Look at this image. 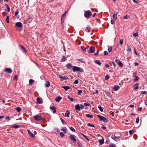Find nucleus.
<instances>
[{
	"label": "nucleus",
	"mask_w": 147,
	"mask_h": 147,
	"mask_svg": "<svg viewBox=\"0 0 147 147\" xmlns=\"http://www.w3.org/2000/svg\"><path fill=\"white\" fill-rule=\"evenodd\" d=\"M117 13L116 12H115L114 13L113 18L114 20H116L117 18Z\"/></svg>",
	"instance_id": "nucleus-15"
},
{
	"label": "nucleus",
	"mask_w": 147,
	"mask_h": 147,
	"mask_svg": "<svg viewBox=\"0 0 147 147\" xmlns=\"http://www.w3.org/2000/svg\"><path fill=\"white\" fill-rule=\"evenodd\" d=\"M129 17V16L128 15H126L124 17V19H126L128 18Z\"/></svg>",
	"instance_id": "nucleus-57"
},
{
	"label": "nucleus",
	"mask_w": 147,
	"mask_h": 147,
	"mask_svg": "<svg viewBox=\"0 0 147 147\" xmlns=\"http://www.w3.org/2000/svg\"><path fill=\"white\" fill-rule=\"evenodd\" d=\"M45 85L46 87H48L50 86V83L48 81H47L45 84Z\"/></svg>",
	"instance_id": "nucleus-26"
},
{
	"label": "nucleus",
	"mask_w": 147,
	"mask_h": 147,
	"mask_svg": "<svg viewBox=\"0 0 147 147\" xmlns=\"http://www.w3.org/2000/svg\"><path fill=\"white\" fill-rule=\"evenodd\" d=\"M80 134L82 135L84 138H85L88 141H90L89 139L86 137V136H85V135H84V134H83L82 133H80Z\"/></svg>",
	"instance_id": "nucleus-25"
},
{
	"label": "nucleus",
	"mask_w": 147,
	"mask_h": 147,
	"mask_svg": "<svg viewBox=\"0 0 147 147\" xmlns=\"http://www.w3.org/2000/svg\"><path fill=\"white\" fill-rule=\"evenodd\" d=\"M86 117L87 118H92L93 117V116L92 115H90L89 114H86Z\"/></svg>",
	"instance_id": "nucleus-34"
},
{
	"label": "nucleus",
	"mask_w": 147,
	"mask_h": 147,
	"mask_svg": "<svg viewBox=\"0 0 147 147\" xmlns=\"http://www.w3.org/2000/svg\"><path fill=\"white\" fill-rule=\"evenodd\" d=\"M139 120H140V119H139V117H137L136 119V123H138L139 121Z\"/></svg>",
	"instance_id": "nucleus-51"
},
{
	"label": "nucleus",
	"mask_w": 147,
	"mask_h": 147,
	"mask_svg": "<svg viewBox=\"0 0 147 147\" xmlns=\"http://www.w3.org/2000/svg\"><path fill=\"white\" fill-rule=\"evenodd\" d=\"M82 92V91L81 90H79L78 91V95H80Z\"/></svg>",
	"instance_id": "nucleus-41"
},
{
	"label": "nucleus",
	"mask_w": 147,
	"mask_h": 147,
	"mask_svg": "<svg viewBox=\"0 0 147 147\" xmlns=\"http://www.w3.org/2000/svg\"><path fill=\"white\" fill-rule=\"evenodd\" d=\"M115 22L114 20H111V23L112 24H113L115 23Z\"/></svg>",
	"instance_id": "nucleus-56"
},
{
	"label": "nucleus",
	"mask_w": 147,
	"mask_h": 147,
	"mask_svg": "<svg viewBox=\"0 0 147 147\" xmlns=\"http://www.w3.org/2000/svg\"><path fill=\"white\" fill-rule=\"evenodd\" d=\"M133 130H130L129 131V133L130 135H131V134H133Z\"/></svg>",
	"instance_id": "nucleus-53"
},
{
	"label": "nucleus",
	"mask_w": 147,
	"mask_h": 147,
	"mask_svg": "<svg viewBox=\"0 0 147 147\" xmlns=\"http://www.w3.org/2000/svg\"><path fill=\"white\" fill-rule=\"evenodd\" d=\"M79 83V81L78 80H76L74 82L75 84H78Z\"/></svg>",
	"instance_id": "nucleus-58"
},
{
	"label": "nucleus",
	"mask_w": 147,
	"mask_h": 147,
	"mask_svg": "<svg viewBox=\"0 0 147 147\" xmlns=\"http://www.w3.org/2000/svg\"><path fill=\"white\" fill-rule=\"evenodd\" d=\"M98 108L100 111L103 112V109L102 107L100 105H99L98 106Z\"/></svg>",
	"instance_id": "nucleus-32"
},
{
	"label": "nucleus",
	"mask_w": 147,
	"mask_h": 147,
	"mask_svg": "<svg viewBox=\"0 0 147 147\" xmlns=\"http://www.w3.org/2000/svg\"><path fill=\"white\" fill-rule=\"evenodd\" d=\"M70 114V113L69 111L68 110H67L66 111L65 116V117H69Z\"/></svg>",
	"instance_id": "nucleus-13"
},
{
	"label": "nucleus",
	"mask_w": 147,
	"mask_h": 147,
	"mask_svg": "<svg viewBox=\"0 0 147 147\" xmlns=\"http://www.w3.org/2000/svg\"><path fill=\"white\" fill-rule=\"evenodd\" d=\"M134 51L135 52V54L137 55H139V54L137 53L136 52V49H134Z\"/></svg>",
	"instance_id": "nucleus-60"
},
{
	"label": "nucleus",
	"mask_w": 147,
	"mask_h": 147,
	"mask_svg": "<svg viewBox=\"0 0 147 147\" xmlns=\"http://www.w3.org/2000/svg\"><path fill=\"white\" fill-rule=\"evenodd\" d=\"M70 138L74 142H76V140L75 139V136L73 135H70Z\"/></svg>",
	"instance_id": "nucleus-10"
},
{
	"label": "nucleus",
	"mask_w": 147,
	"mask_h": 147,
	"mask_svg": "<svg viewBox=\"0 0 147 147\" xmlns=\"http://www.w3.org/2000/svg\"><path fill=\"white\" fill-rule=\"evenodd\" d=\"M38 103H40L41 102L40 101V99L39 98H37L36 99Z\"/></svg>",
	"instance_id": "nucleus-39"
},
{
	"label": "nucleus",
	"mask_w": 147,
	"mask_h": 147,
	"mask_svg": "<svg viewBox=\"0 0 147 147\" xmlns=\"http://www.w3.org/2000/svg\"><path fill=\"white\" fill-rule=\"evenodd\" d=\"M108 54V52L106 51H105L104 52V54L105 55H107Z\"/></svg>",
	"instance_id": "nucleus-54"
},
{
	"label": "nucleus",
	"mask_w": 147,
	"mask_h": 147,
	"mask_svg": "<svg viewBox=\"0 0 147 147\" xmlns=\"http://www.w3.org/2000/svg\"><path fill=\"white\" fill-rule=\"evenodd\" d=\"M131 51V47L128 45H127L126 51L127 52H130Z\"/></svg>",
	"instance_id": "nucleus-18"
},
{
	"label": "nucleus",
	"mask_w": 147,
	"mask_h": 147,
	"mask_svg": "<svg viewBox=\"0 0 147 147\" xmlns=\"http://www.w3.org/2000/svg\"><path fill=\"white\" fill-rule=\"evenodd\" d=\"M6 21L7 22V23H9V16H7L6 17Z\"/></svg>",
	"instance_id": "nucleus-30"
},
{
	"label": "nucleus",
	"mask_w": 147,
	"mask_h": 147,
	"mask_svg": "<svg viewBox=\"0 0 147 147\" xmlns=\"http://www.w3.org/2000/svg\"><path fill=\"white\" fill-rule=\"evenodd\" d=\"M113 88L114 90L117 91L119 90L120 87L118 85H114Z\"/></svg>",
	"instance_id": "nucleus-16"
},
{
	"label": "nucleus",
	"mask_w": 147,
	"mask_h": 147,
	"mask_svg": "<svg viewBox=\"0 0 147 147\" xmlns=\"http://www.w3.org/2000/svg\"><path fill=\"white\" fill-rule=\"evenodd\" d=\"M50 109L51 111H53L54 113H56V108L55 106H52L50 107Z\"/></svg>",
	"instance_id": "nucleus-9"
},
{
	"label": "nucleus",
	"mask_w": 147,
	"mask_h": 147,
	"mask_svg": "<svg viewBox=\"0 0 147 147\" xmlns=\"http://www.w3.org/2000/svg\"><path fill=\"white\" fill-rule=\"evenodd\" d=\"M61 130L63 131L65 133H67V130L66 127H64L63 128L61 129Z\"/></svg>",
	"instance_id": "nucleus-24"
},
{
	"label": "nucleus",
	"mask_w": 147,
	"mask_h": 147,
	"mask_svg": "<svg viewBox=\"0 0 147 147\" xmlns=\"http://www.w3.org/2000/svg\"><path fill=\"white\" fill-rule=\"evenodd\" d=\"M111 63H112V64L114 66V67H115V63L113 62V61H111Z\"/></svg>",
	"instance_id": "nucleus-64"
},
{
	"label": "nucleus",
	"mask_w": 147,
	"mask_h": 147,
	"mask_svg": "<svg viewBox=\"0 0 147 147\" xmlns=\"http://www.w3.org/2000/svg\"><path fill=\"white\" fill-rule=\"evenodd\" d=\"M139 80L138 77L137 76H136V78H135V79L134 80V81H137V80Z\"/></svg>",
	"instance_id": "nucleus-55"
},
{
	"label": "nucleus",
	"mask_w": 147,
	"mask_h": 147,
	"mask_svg": "<svg viewBox=\"0 0 147 147\" xmlns=\"http://www.w3.org/2000/svg\"><path fill=\"white\" fill-rule=\"evenodd\" d=\"M4 71L8 73L11 74L12 72V70L10 68H5L4 70Z\"/></svg>",
	"instance_id": "nucleus-8"
},
{
	"label": "nucleus",
	"mask_w": 147,
	"mask_h": 147,
	"mask_svg": "<svg viewBox=\"0 0 147 147\" xmlns=\"http://www.w3.org/2000/svg\"><path fill=\"white\" fill-rule=\"evenodd\" d=\"M84 105L86 106H88L90 105V104L88 102L85 103H84Z\"/></svg>",
	"instance_id": "nucleus-52"
},
{
	"label": "nucleus",
	"mask_w": 147,
	"mask_h": 147,
	"mask_svg": "<svg viewBox=\"0 0 147 147\" xmlns=\"http://www.w3.org/2000/svg\"><path fill=\"white\" fill-rule=\"evenodd\" d=\"M34 119L36 121H38L41 120L42 119V117L40 116L36 115L34 117Z\"/></svg>",
	"instance_id": "nucleus-6"
},
{
	"label": "nucleus",
	"mask_w": 147,
	"mask_h": 147,
	"mask_svg": "<svg viewBox=\"0 0 147 147\" xmlns=\"http://www.w3.org/2000/svg\"><path fill=\"white\" fill-rule=\"evenodd\" d=\"M34 82V81L32 79H31L29 80V84L30 85H31L32 84V83H33Z\"/></svg>",
	"instance_id": "nucleus-28"
},
{
	"label": "nucleus",
	"mask_w": 147,
	"mask_h": 147,
	"mask_svg": "<svg viewBox=\"0 0 147 147\" xmlns=\"http://www.w3.org/2000/svg\"><path fill=\"white\" fill-rule=\"evenodd\" d=\"M22 23L20 22H18L16 23L15 26L16 27L21 28L22 27Z\"/></svg>",
	"instance_id": "nucleus-7"
},
{
	"label": "nucleus",
	"mask_w": 147,
	"mask_h": 147,
	"mask_svg": "<svg viewBox=\"0 0 147 147\" xmlns=\"http://www.w3.org/2000/svg\"><path fill=\"white\" fill-rule=\"evenodd\" d=\"M104 138H102L101 140H98V142L100 145H102L104 143Z\"/></svg>",
	"instance_id": "nucleus-14"
},
{
	"label": "nucleus",
	"mask_w": 147,
	"mask_h": 147,
	"mask_svg": "<svg viewBox=\"0 0 147 147\" xmlns=\"http://www.w3.org/2000/svg\"><path fill=\"white\" fill-rule=\"evenodd\" d=\"M87 125L88 126H90L92 127H94L95 125L94 124H90V123H88L87 124Z\"/></svg>",
	"instance_id": "nucleus-36"
},
{
	"label": "nucleus",
	"mask_w": 147,
	"mask_h": 147,
	"mask_svg": "<svg viewBox=\"0 0 147 147\" xmlns=\"http://www.w3.org/2000/svg\"><path fill=\"white\" fill-rule=\"evenodd\" d=\"M78 60L81 61V62L83 63H84L85 62V61L83 59H82V58L79 59H78Z\"/></svg>",
	"instance_id": "nucleus-37"
},
{
	"label": "nucleus",
	"mask_w": 147,
	"mask_h": 147,
	"mask_svg": "<svg viewBox=\"0 0 147 147\" xmlns=\"http://www.w3.org/2000/svg\"><path fill=\"white\" fill-rule=\"evenodd\" d=\"M105 93L107 96L109 97H110V94L108 92H106Z\"/></svg>",
	"instance_id": "nucleus-42"
},
{
	"label": "nucleus",
	"mask_w": 147,
	"mask_h": 147,
	"mask_svg": "<svg viewBox=\"0 0 147 147\" xmlns=\"http://www.w3.org/2000/svg\"><path fill=\"white\" fill-rule=\"evenodd\" d=\"M61 99L62 97L60 96H58L56 98L55 100L56 102H59Z\"/></svg>",
	"instance_id": "nucleus-21"
},
{
	"label": "nucleus",
	"mask_w": 147,
	"mask_h": 147,
	"mask_svg": "<svg viewBox=\"0 0 147 147\" xmlns=\"http://www.w3.org/2000/svg\"><path fill=\"white\" fill-rule=\"evenodd\" d=\"M95 51V49L93 46L91 47L89 49V50L88 51V52L89 53H94Z\"/></svg>",
	"instance_id": "nucleus-5"
},
{
	"label": "nucleus",
	"mask_w": 147,
	"mask_h": 147,
	"mask_svg": "<svg viewBox=\"0 0 147 147\" xmlns=\"http://www.w3.org/2000/svg\"><path fill=\"white\" fill-rule=\"evenodd\" d=\"M134 65L135 66H136L138 65V64L137 63L135 62L134 63Z\"/></svg>",
	"instance_id": "nucleus-63"
},
{
	"label": "nucleus",
	"mask_w": 147,
	"mask_h": 147,
	"mask_svg": "<svg viewBox=\"0 0 147 147\" xmlns=\"http://www.w3.org/2000/svg\"><path fill=\"white\" fill-rule=\"evenodd\" d=\"M60 135L62 138H63L64 136V134L62 132L60 133Z\"/></svg>",
	"instance_id": "nucleus-50"
},
{
	"label": "nucleus",
	"mask_w": 147,
	"mask_h": 147,
	"mask_svg": "<svg viewBox=\"0 0 147 147\" xmlns=\"http://www.w3.org/2000/svg\"><path fill=\"white\" fill-rule=\"evenodd\" d=\"M139 84L137 83L134 84V89H137L139 87Z\"/></svg>",
	"instance_id": "nucleus-19"
},
{
	"label": "nucleus",
	"mask_w": 147,
	"mask_h": 147,
	"mask_svg": "<svg viewBox=\"0 0 147 147\" xmlns=\"http://www.w3.org/2000/svg\"><path fill=\"white\" fill-rule=\"evenodd\" d=\"M18 13L19 12L18 11H16L15 13V15L16 16L18 14Z\"/></svg>",
	"instance_id": "nucleus-61"
},
{
	"label": "nucleus",
	"mask_w": 147,
	"mask_h": 147,
	"mask_svg": "<svg viewBox=\"0 0 147 147\" xmlns=\"http://www.w3.org/2000/svg\"><path fill=\"white\" fill-rule=\"evenodd\" d=\"M133 35L135 36H138V33L137 32L134 33L133 34Z\"/></svg>",
	"instance_id": "nucleus-59"
},
{
	"label": "nucleus",
	"mask_w": 147,
	"mask_h": 147,
	"mask_svg": "<svg viewBox=\"0 0 147 147\" xmlns=\"http://www.w3.org/2000/svg\"><path fill=\"white\" fill-rule=\"evenodd\" d=\"M123 43V40L122 39H121L120 40V44L121 45H122Z\"/></svg>",
	"instance_id": "nucleus-47"
},
{
	"label": "nucleus",
	"mask_w": 147,
	"mask_h": 147,
	"mask_svg": "<svg viewBox=\"0 0 147 147\" xmlns=\"http://www.w3.org/2000/svg\"><path fill=\"white\" fill-rule=\"evenodd\" d=\"M65 16H66V14L65 13H64L63 15L62 16L61 18L62 21L63 20V19H64V18L65 17Z\"/></svg>",
	"instance_id": "nucleus-44"
},
{
	"label": "nucleus",
	"mask_w": 147,
	"mask_h": 147,
	"mask_svg": "<svg viewBox=\"0 0 147 147\" xmlns=\"http://www.w3.org/2000/svg\"><path fill=\"white\" fill-rule=\"evenodd\" d=\"M84 108V106L82 104L80 105L79 104H78L75 107V109L77 111H80L81 109H82Z\"/></svg>",
	"instance_id": "nucleus-1"
},
{
	"label": "nucleus",
	"mask_w": 147,
	"mask_h": 147,
	"mask_svg": "<svg viewBox=\"0 0 147 147\" xmlns=\"http://www.w3.org/2000/svg\"><path fill=\"white\" fill-rule=\"evenodd\" d=\"M67 98L69 99L71 101L73 102L74 101V99L73 98L70 97L69 95H68L67 96Z\"/></svg>",
	"instance_id": "nucleus-27"
},
{
	"label": "nucleus",
	"mask_w": 147,
	"mask_h": 147,
	"mask_svg": "<svg viewBox=\"0 0 147 147\" xmlns=\"http://www.w3.org/2000/svg\"><path fill=\"white\" fill-rule=\"evenodd\" d=\"M97 117L99 119V120L100 121H102L104 122H107L108 121V120L107 119L103 116L100 115H98Z\"/></svg>",
	"instance_id": "nucleus-2"
},
{
	"label": "nucleus",
	"mask_w": 147,
	"mask_h": 147,
	"mask_svg": "<svg viewBox=\"0 0 147 147\" xmlns=\"http://www.w3.org/2000/svg\"><path fill=\"white\" fill-rule=\"evenodd\" d=\"M6 6L7 9V11L9 12L10 11V9L9 6L7 4L6 5Z\"/></svg>",
	"instance_id": "nucleus-40"
},
{
	"label": "nucleus",
	"mask_w": 147,
	"mask_h": 147,
	"mask_svg": "<svg viewBox=\"0 0 147 147\" xmlns=\"http://www.w3.org/2000/svg\"><path fill=\"white\" fill-rule=\"evenodd\" d=\"M20 127V125H16L12 126H11V127L14 128H18L19 127Z\"/></svg>",
	"instance_id": "nucleus-33"
},
{
	"label": "nucleus",
	"mask_w": 147,
	"mask_h": 147,
	"mask_svg": "<svg viewBox=\"0 0 147 147\" xmlns=\"http://www.w3.org/2000/svg\"><path fill=\"white\" fill-rule=\"evenodd\" d=\"M109 78V76L108 75H106L105 77V79L107 80Z\"/></svg>",
	"instance_id": "nucleus-43"
},
{
	"label": "nucleus",
	"mask_w": 147,
	"mask_h": 147,
	"mask_svg": "<svg viewBox=\"0 0 147 147\" xmlns=\"http://www.w3.org/2000/svg\"><path fill=\"white\" fill-rule=\"evenodd\" d=\"M92 15L91 12L88 10L86 11L84 13V16L86 18H88Z\"/></svg>",
	"instance_id": "nucleus-4"
},
{
	"label": "nucleus",
	"mask_w": 147,
	"mask_h": 147,
	"mask_svg": "<svg viewBox=\"0 0 147 147\" xmlns=\"http://www.w3.org/2000/svg\"><path fill=\"white\" fill-rule=\"evenodd\" d=\"M95 62L96 63L99 65L101 66V63L100 61L98 60H96L95 61Z\"/></svg>",
	"instance_id": "nucleus-23"
},
{
	"label": "nucleus",
	"mask_w": 147,
	"mask_h": 147,
	"mask_svg": "<svg viewBox=\"0 0 147 147\" xmlns=\"http://www.w3.org/2000/svg\"><path fill=\"white\" fill-rule=\"evenodd\" d=\"M70 129L72 131H73L74 132L76 131V130H75V129L74 128H73L72 127H70Z\"/></svg>",
	"instance_id": "nucleus-45"
},
{
	"label": "nucleus",
	"mask_w": 147,
	"mask_h": 147,
	"mask_svg": "<svg viewBox=\"0 0 147 147\" xmlns=\"http://www.w3.org/2000/svg\"><path fill=\"white\" fill-rule=\"evenodd\" d=\"M66 67L67 69H70L73 66H72L71 64V63H69L66 65Z\"/></svg>",
	"instance_id": "nucleus-12"
},
{
	"label": "nucleus",
	"mask_w": 147,
	"mask_h": 147,
	"mask_svg": "<svg viewBox=\"0 0 147 147\" xmlns=\"http://www.w3.org/2000/svg\"><path fill=\"white\" fill-rule=\"evenodd\" d=\"M81 48L83 51H86V49L84 47L81 46Z\"/></svg>",
	"instance_id": "nucleus-46"
},
{
	"label": "nucleus",
	"mask_w": 147,
	"mask_h": 147,
	"mask_svg": "<svg viewBox=\"0 0 147 147\" xmlns=\"http://www.w3.org/2000/svg\"><path fill=\"white\" fill-rule=\"evenodd\" d=\"M108 50L109 52H111L112 51V47H109L108 49Z\"/></svg>",
	"instance_id": "nucleus-48"
},
{
	"label": "nucleus",
	"mask_w": 147,
	"mask_h": 147,
	"mask_svg": "<svg viewBox=\"0 0 147 147\" xmlns=\"http://www.w3.org/2000/svg\"><path fill=\"white\" fill-rule=\"evenodd\" d=\"M16 109L18 112H20L21 110V108L19 107H16Z\"/></svg>",
	"instance_id": "nucleus-38"
},
{
	"label": "nucleus",
	"mask_w": 147,
	"mask_h": 147,
	"mask_svg": "<svg viewBox=\"0 0 147 147\" xmlns=\"http://www.w3.org/2000/svg\"><path fill=\"white\" fill-rule=\"evenodd\" d=\"M28 132L30 136L32 138H34L35 137L34 135L30 131V130L28 129Z\"/></svg>",
	"instance_id": "nucleus-11"
},
{
	"label": "nucleus",
	"mask_w": 147,
	"mask_h": 147,
	"mask_svg": "<svg viewBox=\"0 0 147 147\" xmlns=\"http://www.w3.org/2000/svg\"><path fill=\"white\" fill-rule=\"evenodd\" d=\"M61 87L64 89L65 91H67L70 89V87L68 86H62Z\"/></svg>",
	"instance_id": "nucleus-17"
},
{
	"label": "nucleus",
	"mask_w": 147,
	"mask_h": 147,
	"mask_svg": "<svg viewBox=\"0 0 147 147\" xmlns=\"http://www.w3.org/2000/svg\"><path fill=\"white\" fill-rule=\"evenodd\" d=\"M118 64L119 65V66L120 67H123V64L120 61H119Z\"/></svg>",
	"instance_id": "nucleus-22"
},
{
	"label": "nucleus",
	"mask_w": 147,
	"mask_h": 147,
	"mask_svg": "<svg viewBox=\"0 0 147 147\" xmlns=\"http://www.w3.org/2000/svg\"><path fill=\"white\" fill-rule=\"evenodd\" d=\"M66 60V58L64 56H63L61 60V61L63 62L64 61Z\"/></svg>",
	"instance_id": "nucleus-35"
},
{
	"label": "nucleus",
	"mask_w": 147,
	"mask_h": 147,
	"mask_svg": "<svg viewBox=\"0 0 147 147\" xmlns=\"http://www.w3.org/2000/svg\"><path fill=\"white\" fill-rule=\"evenodd\" d=\"M146 92L145 91H143L142 92L141 94H146Z\"/></svg>",
	"instance_id": "nucleus-62"
},
{
	"label": "nucleus",
	"mask_w": 147,
	"mask_h": 147,
	"mask_svg": "<svg viewBox=\"0 0 147 147\" xmlns=\"http://www.w3.org/2000/svg\"><path fill=\"white\" fill-rule=\"evenodd\" d=\"M73 71L74 72L80 71V72H82L83 71V70L82 69H80L79 67L76 66L74 67L73 68Z\"/></svg>",
	"instance_id": "nucleus-3"
},
{
	"label": "nucleus",
	"mask_w": 147,
	"mask_h": 147,
	"mask_svg": "<svg viewBox=\"0 0 147 147\" xmlns=\"http://www.w3.org/2000/svg\"><path fill=\"white\" fill-rule=\"evenodd\" d=\"M111 138L112 139H113V140H115L116 139H119L120 138V137H115V136L114 137H111Z\"/></svg>",
	"instance_id": "nucleus-31"
},
{
	"label": "nucleus",
	"mask_w": 147,
	"mask_h": 147,
	"mask_svg": "<svg viewBox=\"0 0 147 147\" xmlns=\"http://www.w3.org/2000/svg\"><path fill=\"white\" fill-rule=\"evenodd\" d=\"M21 47L22 48L24 49L25 51L26 52V51H27V49H26L24 47L22 46H21Z\"/></svg>",
	"instance_id": "nucleus-49"
},
{
	"label": "nucleus",
	"mask_w": 147,
	"mask_h": 147,
	"mask_svg": "<svg viewBox=\"0 0 147 147\" xmlns=\"http://www.w3.org/2000/svg\"><path fill=\"white\" fill-rule=\"evenodd\" d=\"M59 78H60L62 79L63 80H65L67 79V76H59Z\"/></svg>",
	"instance_id": "nucleus-20"
},
{
	"label": "nucleus",
	"mask_w": 147,
	"mask_h": 147,
	"mask_svg": "<svg viewBox=\"0 0 147 147\" xmlns=\"http://www.w3.org/2000/svg\"><path fill=\"white\" fill-rule=\"evenodd\" d=\"M60 120L61 121L63 125H65L66 124V122L65 121L63 120V119H62V118H60Z\"/></svg>",
	"instance_id": "nucleus-29"
}]
</instances>
